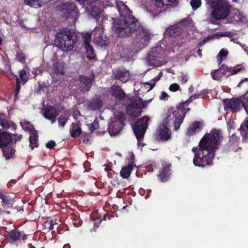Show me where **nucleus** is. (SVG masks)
Returning a JSON list of instances; mask_svg holds the SVG:
<instances>
[{
    "mask_svg": "<svg viewBox=\"0 0 248 248\" xmlns=\"http://www.w3.org/2000/svg\"><path fill=\"white\" fill-rule=\"evenodd\" d=\"M93 42L100 46H106L109 43V39L99 28H95L93 31Z\"/></svg>",
    "mask_w": 248,
    "mask_h": 248,
    "instance_id": "nucleus-11",
    "label": "nucleus"
},
{
    "mask_svg": "<svg viewBox=\"0 0 248 248\" xmlns=\"http://www.w3.org/2000/svg\"><path fill=\"white\" fill-rule=\"evenodd\" d=\"M124 126L122 124H119L112 121L108 125V132L110 136H115L121 131Z\"/></svg>",
    "mask_w": 248,
    "mask_h": 248,
    "instance_id": "nucleus-22",
    "label": "nucleus"
},
{
    "mask_svg": "<svg viewBox=\"0 0 248 248\" xmlns=\"http://www.w3.org/2000/svg\"><path fill=\"white\" fill-rule=\"evenodd\" d=\"M170 163L165 162L162 164V168L160 169L158 178L160 181L163 183L168 181L170 178L171 175V167Z\"/></svg>",
    "mask_w": 248,
    "mask_h": 248,
    "instance_id": "nucleus-12",
    "label": "nucleus"
},
{
    "mask_svg": "<svg viewBox=\"0 0 248 248\" xmlns=\"http://www.w3.org/2000/svg\"><path fill=\"white\" fill-rule=\"evenodd\" d=\"M115 120L113 122H116L119 124H122L123 126L124 125V122L126 120L125 114L123 112H118L115 114Z\"/></svg>",
    "mask_w": 248,
    "mask_h": 248,
    "instance_id": "nucleus-31",
    "label": "nucleus"
},
{
    "mask_svg": "<svg viewBox=\"0 0 248 248\" xmlns=\"http://www.w3.org/2000/svg\"><path fill=\"white\" fill-rule=\"evenodd\" d=\"M215 35L219 36L220 37H232L233 35V33L232 31H225L223 32H217Z\"/></svg>",
    "mask_w": 248,
    "mask_h": 248,
    "instance_id": "nucleus-44",
    "label": "nucleus"
},
{
    "mask_svg": "<svg viewBox=\"0 0 248 248\" xmlns=\"http://www.w3.org/2000/svg\"><path fill=\"white\" fill-rule=\"evenodd\" d=\"M103 102L100 96L98 95L87 102V106L91 110H98L101 109Z\"/></svg>",
    "mask_w": 248,
    "mask_h": 248,
    "instance_id": "nucleus-16",
    "label": "nucleus"
},
{
    "mask_svg": "<svg viewBox=\"0 0 248 248\" xmlns=\"http://www.w3.org/2000/svg\"><path fill=\"white\" fill-rule=\"evenodd\" d=\"M95 80V76L92 75L89 77L80 75L78 76V81L79 82V87L83 92H89Z\"/></svg>",
    "mask_w": 248,
    "mask_h": 248,
    "instance_id": "nucleus-10",
    "label": "nucleus"
},
{
    "mask_svg": "<svg viewBox=\"0 0 248 248\" xmlns=\"http://www.w3.org/2000/svg\"><path fill=\"white\" fill-rule=\"evenodd\" d=\"M53 71L57 75L63 76L64 75V64L60 62H57L53 64Z\"/></svg>",
    "mask_w": 248,
    "mask_h": 248,
    "instance_id": "nucleus-29",
    "label": "nucleus"
},
{
    "mask_svg": "<svg viewBox=\"0 0 248 248\" xmlns=\"http://www.w3.org/2000/svg\"><path fill=\"white\" fill-rule=\"evenodd\" d=\"M135 159V155L133 152H131L130 156L129 157L130 162L129 163L128 165H131L132 167H134L135 166V165H134Z\"/></svg>",
    "mask_w": 248,
    "mask_h": 248,
    "instance_id": "nucleus-54",
    "label": "nucleus"
},
{
    "mask_svg": "<svg viewBox=\"0 0 248 248\" xmlns=\"http://www.w3.org/2000/svg\"><path fill=\"white\" fill-rule=\"evenodd\" d=\"M197 53H198V54L200 56H202V49H201L200 48H199L198 51H197Z\"/></svg>",
    "mask_w": 248,
    "mask_h": 248,
    "instance_id": "nucleus-63",
    "label": "nucleus"
},
{
    "mask_svg": "<svg viewBox=\"0 0 248 248\" xmlns=\"http://www.w3.org/2000/svg\"><path fill=\"white\" fill-rule=\"evenodd\" d=\"M24 3L31 7H40L41 6V4L39 3L38 0H24Z\"/></svg>",
    "mask_w": 248,
    "mask_h": 248,
    "instance_id": "nucleus-39",
    "label": "nucleus"
},
{
    "mask_svg": "<svg viewBox=\"0 0 248 248\" xmlns=\"http://www.w3.org/2000/svg\"><path fill=\"white\" fill-rule=\"evenodd\" d=\"M146 84L149 85L150 86V90L153 89V88L155 86V82H154L153 83H147Z\"/></svg>",
    "mask_w": 248,
    "mask_h": 248,
    "instance_id": "nucleus-60",
    "label": "nucleus"
},
{
    "mask_svg": "<svg viewBox=\"0 0 248 248\" xmlns=\"http://www.w3.org/2000/svg\"><path fill=\"white\" fill-rule=\"evenodd\" d=\"M17 60L23 63L25 61V55L23 52L17 53L16 55Z\"/></svg>",
    "mask_w": 248,
    "mask_h": 248,
    "instance_id": "nucleus-47",
    "label": "nucleus"
},
{
    "mask_svg": "<svg viewBox=\"0 0 248 248\" xmlns=\"http://www.w3.org/2000/svg\"><path fill=\"white\" fill-rule=\"evenodd\" d=\"M228 54V51L227 50L222 49L218 53L217 57H220L222 59H225L227 56Z\"/></svg>",
    "mask_w": 248,
    "mask_h": 248,
    "instance_id": "nucleus-49",
    "label": "nucleus"
},
{
    "mask_svg": "<svg viewBox=\"0 0 248 248\" xmlns=\"http://www.w3.org/2000/svg\"><path fill=\"white\" fill-rule=\"evenodd\" d=\"M78 2L80 3V4H84L85 1H87L88 0H76Z\"/></svg>",
    "mask_w": 248,
    "mask_h": 248,
    "instance_id": "nucleus-61",
    "label": "nucleus"
},
{
    "mask_svg": "<svg viewBox=\"0 0 248 248\" xmlns=\"http://www.w3.org/2000/svg\"><path fill=\"white\" fill-rule=\"evenodd\" d=\"M86 49L87 57L89 60H93L94 59L95 55L93 47L91 45L84 46Z\"/></svg>",
    "mask_w": 248,
    "mask_h": 248,
    "instance_id": "nucleus-35",
    "label": "nucleus"
},
{
    "mask_svg": "<svg viewBox=\"0 0 248 248\" xmlns=\"http://www.w3.org/2000/svg\"><path fill=\"white\" fill-rule=\"evenodd\" d=\"M185 117L184 114H181L174 108H169L167 116L157 129V138L162 141H167L171 137V133L168 126H170L171 123L174 127L173 130H177L183 122Z\"/></svg>",
    "mask_w": 248,
    "mask_h": 248,
    "instance_id": "nucleus-3",
    "label": "nucleus"
},
{
    "mask_svg": "<svg viewBox=\"0 0 248 248\" xmlns=\"http://www.w3.org/2000/svg\"><path fill=\"white\" fill-rule=\"evenodd\" d=\"M223 59L220 58V57H217V63L218 65H220L221 63L222 62Z\"/></svg>",
    "mask_w": 248,
    "mask_h": 248,
    "instance_id": "nucleus-59",
    "label": "nucleus"
},
{
    "mask_svg": "<svg viewBox=\"0 0 248 248\" xmlns=\"http://www.w3.org/2000/svg\"><path fill=\"white\" fill-rule=\"evenodd\" d=\"M63 248H70V246L69 244H65L64 245Z\"/></svg>",
    "mask_w": 248,
    "mask_h": 248,
    "instance_id": "nucleus-64",
    "label": "nucleus"
},
{
    "mask_svg": "<svg viewBox=\"0 0 248 248\" xmlns=\"http://www.w3.org/2000/svg\"><path fill=\"white\" fill-rule=\"evenodd\" d=\"M68 120V117L66 114L61 115L58 118L59 125L60 127H63Z\"/></svg>",
    "mask_w": 248,
    "mask_h": 248,
    "instance_id": "nucleus-40",
    "label": "nucleus"
},
{
    "mask_svg": "<svg viewBox=\"0 0 248 248\" xmlns=\"http://www.w3.org/2000/svg\"><path fill=\"white\" fill-rule=\"evenodd\" d=\"M243 104H247L245 103V102L242 101L240 99L236 98L230 100L227 103L226 106L228 108H229L230 109L233 110L239 108L241 104L243 106Z\"/></svg>",
    "mask_w": 248,
    "mask_h": 248,
    "instance_id": "nucleus-23",
    "label": "nucleus"
},
{
    "mask_svg": "<svg viewBox=\"0 0 248 248\" xmlns=\"http://www.w3.org/2000/svg\"><path fill=\"white\" fill-rule=\"evenodd\" d=\"M247 81L248 80V79L247 78H245V79H243L239 83V84H238L237 86L238 87H239L240 86V85L244 81Z\"/></svg>",
    "mask_w": 248,
    "mask_h": 248,
    "instance_id": "nucleus-62",
    "label": "nucleus"
},
{
    "mask_svg": "<svg viewBox=\"0 0 248 248\" xmlns=\"http://www.w3.org/2000/svg\"><path fill=\"white\" fill-rule=\"evenodd\" d=\"M111 93L112 96L119 100H123L126 96L125 93L119 85H113L111 87Z\"/></svg>",
    "mask_w": 248,
    "mask_h": 248,
    "instance_id": "nucleus-19",
    "label": "nucleus"
},
{
    "mask_svg": "<svg viewBox=\"0 0 248 248\" xmlns=\"http://www.w3.org/2000/svg\"><path fill=\"white\" fill-rule=\"evenodd\" d=\"M169 89L171 92H175L179 90L180 86L177 83H173L170 86Z\"/></svg>",
    "mask_w": 248,
    "mask_h": 248,
    "instance_id": "nucleus-48",
    "label": "nucleus"
},
{
    "mask_svg": "<svg viewBox=\"0 0 248 248\" xmlns=\"http://www.w3.org/2000/svg\"><path fill=\"white\" fill-rule=\"evenodd\" d=\"M82 224V221L79 219H78L75 220V222L73 223V225L76 227H78L81 226Z\"/></svg>",
    "mask_w": 248,
    "mask_h": 248,
    "instance_id": "nucleus-55",
    "label": "nucleus"
},
{
    "mask_svg": "<svg viewBox=\"0 0 248 248\" xmlns=\"http://www.w3.org/2000/svg\"><path fill=\"white\" fill-rule=\"evenodd\" d=\"M238 144H232L231 143H228V144L227 145V150L228 151H233V152H236L238 150L237 148Z\"/></svg>",
    "mask_w": 248,
    "mask_h": 248,
    "instance_id": "nucleus-43",
    "label": "nucleus"
},
{
    "mask_svg": "<svg viewBox=\"0 0 248 248\" xmlns=\"http://www.w3.org/2000/svg\"><path fill=\"white\" fill-rule=\"evenodd\" d=\"M77 40V35L74 31L64 30L56 34L54 44L64 51H69L72 50Z\"/></svg>",
    "mask_w": 248,
    "mask_h": 248,
    "instance_id": "nucleus-4",
    "label": "nucleus"
},
{
    "mask_svg": "<svg viewBox=\"0 0 248 248\" xmlns=\"http://www.w3.org/2000/svg\"><path fill=\"white\" fill-rule=\"evenodd\" d=\"M243 69V68L240 67L239 65L232 68L229 67L225 64H223L219 69L212 71L211 75L214 80H219L228 72L230 73V75H235Z\"/></svg>",
    "mask_w": 248,
    "mask_h": 248,
    "instance_id": "nucleus-7",
    "label": "nucleus"
},
{
    "mask_svg": "<svg viewBox=\"0 0 248 248\" xmlns=\"http://www.w3.org/2000/svg\"><path fill=\"white\" fill-rule=\"evenodd\" d=\"M11 136V133L1 131L0 129V148H3L10 144Z\"/></svg>",
    "mask_w": 248,
    "mask_h": 248,
    "instance_id": "nucleus-21",
    "label": "nucleus"
},
{
    "mask_svg": "<svg viewBox=\"0 0 248 248\" xmlns=\"http://www.w3.org/2000/svg\"><path fill=\"white\" fill-rule=\"evenodd\" d=\"M126 112L131 117L135 118L139 117L141 112V109H128L126 108Z\"/></svg>",
    "mask_w": 248,
    "mask_h": 248,
    "instance_id": "nucleus-36",
    "label": "nucleus"
},
{
    "mask_svg": "<svg viewBox=\"0 0 248 248\" xmlns=\"http://www.w3.org/2000/svg\"><path fill=\"white\" fill-rule=\"evenodd\" d=\"M5 233L7 238L12 242H16L20 239L25 240L27 238L25 233L20 232L16 229L13 230L11 231H6Z\"/></svg>",
    "mask_w": 248,
    "mask_h": 248,
    "instance_id": "nucleus-15",
    "label": "nucleus"
},
{
    "mask_svg": "<svg viewBox=\"0 0 248 248\" xmlns=\"http://www.w3.org/2000/svg\"><path fill=\"white\" fill-rule=\"evenodd\" d=\"M0 198L2 200V205L9 207L12 204L11 200L8 196L5 195L2 192H0Z\"/></svg>",
    "mask_w": 248,
    "mask_h": 248,
    "instance_id": "nucleus-38",
    "label": "nucleus"
},
{
    "mask_svg": "<svg viewBox=\"0 0 248 248\" xmlns=\"http://www.w3.org/2000/svg\"><path fill=\"white\" fill-rule=\"evenodd\" d=\"M243 107L245 108L247 113L248 114V104H243Z\"/></svg>",
    "mask_w": 248,
    "mask_h": 248,
    "instance_id": "nucleus-58",
    "label": "nucleus"
},
{
    "mask_svg": "<svg viewBox=\"0 0 248 248\" xmlns=\"http://www.w3.org/2000/svg\"><path fill=\"white\" fill-rule=\"evenodd\" d=\"M98 123L97 122L96 124L93 123L89 125V128L91 133H92L95 129H97L98 127Z\"/></svg>",
    "mask_w": 248,
    "mask_h": 248,
    "instance_id": "nucleus-53",
    "label": "nucleus"
},
{
    "mask_svg": "<svg viewBox=\"0 0 248 248\" xmlns=\"http://www.w3.org/2000/svg\"><path fill=\"white\" fill-rule=\"evenodd\" d=\"M56 145V142L54 140H50L48 141L46 144L47 148L51 149Z\"/></svg>",
    "mask_w": 248,
    "mask_h": 248,
    "instance_id": "nucleus-50",
    "label": "nucleus"
},
{
    "mask_svg": "<svg viewBox=\"0 0 248 248\" xmlns=\"http://www.w3.org/2000/svg\"><path fill=\"white\" fill-rule=\"evenodd\" d=\"M183 32L182 29L175 25H173L168 28L165 32V35L169 37H176L180 35Z\"/></svg>",
    "mask_w": 248,
    "mask_h": 248,
    "instance_id": "nucleus-20",
    "label": "nucleus"
},
{
    "mask_svg": "<svg viewBox=\"0 0 248 248\" xmlns=\"http://www.w3.org/2000/svg\"><path fill=\"white\" fill-rule=\"evenodd\" d=\"M211 2L213 11L209 18L213 24H217V22L226 18L229 15L230 10L228 3L220 0H207V2Z\"/></svg>",
    "mask_w": 248,
    "mask_h": 248,
    "instance_id": "nucleus-5",
    "label": "nucleus"
},
{
    "mask_svg": "<svg viewBox=\"0 0 248 248\" xmlns=\"http://www.w3.org/2000/svg\"><path fill=\"white\" fill-rule=\"evenodd\" d=\"M16 87L14 91V99H18V94L20 89V80L18 78H16Z\"/></svg>",
    "mask_w": 248,
    "mask_h": 248,
    "instance_id": "nucleus-41",
    "label": "nucleus"
},
{
    "mask_svg": "<svg viewBox=\"0 0 248 248\" xmlns=\"http://www.w3.org/2000/svg\"><path fill=\"white\" fill-rule=\"evenodd\" d=\"M70 132L72 137L76 138L81 134V129L78 123H73L70 128Z\"/></svg>",
    "mask_w": 248,
    "mask_h": 248,
    "instance_id": "nucleus-28",
    "label": "nucleus"
},
{
    "mask_svg": "<svg viewBox=\"0 0 248 248\" xmlns=\"http://www.w3.org/2000/svg\"><path fill=\"white\" fill-rule=\"evenodd\" d=\"M143 105L142 103H138L136 100L131 101L130 103L127 106L126 108L128 109H142Z\"/></svg>",
    "mask_w": 248,
    "mask_h": 248,
    "instance_id": "nucleus-37",
    "label": "nucleus"
},
{
    "mask_svg": "<svg viewBox=\"0 0 248 248\" xmlns=\"http://www.w3.org/2000/svg\"><path fill=\"white\" fill-rule=\"evenodd\" d=\"M11 141L10 145L16 147V145L18 141H20L23 138V136L21 134L17 133H11Z\"/></svg>",
    "mask_w": 248,
    "mask_h": 248,
    "instance_id": "nucleus-33",
    "label": "nucleus"
},
{
    "mask_svg": "<svg viewBox=\"0 0 248 248\" xmlns=\"http://www.w3.org/2000/svg\"><path fill=\"white\" fill-rule=\"evenodd\" d=\"M134 167L131 165H127L122 168L120 171V175L124 179H127L130 175Z\"/></svg>",
    "mask_w": 248,
    "mask_h": 248,
    "instance_id": "nucleus-30",
    "label": "nucleus"
},
{
    "mask_svg": "<svg viewBox=\"0 0 248 248\" xmlns=\"http://www.w3.org/2000/svg\"><path fill=\"white\" fill-rule=\"evenodd\" d=\"M169 96V95L165 92H162L161 96H160V99L161 100H165L166 98H167Z\"/></svg>",
    "mask_w": 248,
    "mask_h": 248,
    "instance_id": "nucleus-56",
    "label": "nucleus"
},
{
    "mask_svg": "<svg viewBox=\"0 0 248 248\" xmlns=\"http://www.w3.org/2000/svg\"><path fill=\"white\" fill-rule=\"evenodd\" d=\"M58 114L56 109L52 106L48 107L45 109L44 117L46 119L51 120L52 124L56 121V118Z\"/></svg>",
    "mask_w": 248,
    "mask_h": 248,
    "instance_id": "nucleus-17",
    "label": "nucleus"
},
{
    "mask_svg": "<svg viewBox=\"0 0 248 248\" xmlns=\"http://www.w3.org/2000/svg\"><path fill=\"white\" fill-rule=\"evenodd\" d=\"M239 131L243 137V141H248V119L245 120L241 124Z\"/></svg>",
    "mask_w": 248,
    "mask_h": 248,
    "instance_id": "nucleus-26",
    "label": "nucleus"
},
{
    "mask_svg": "<svg viewBox=\"0 0 248 248\" xmlns=\"http://www.w3.org/2000/svg\"><path fill=\"white\" fill-rule=\"evenodd\" d=\"M26 75H27L26 71L25 70H24V69L20 70V72H19V75L20 78L24 82H26L27 81V79H26L24 78V77L26 76Z\"/></svg>",
    "mask_w": 248,
    "mask_h": 248,
    "instance_id": "nucleus-52",
    "label": "nucleus"
},
{
    "mask_svg": "<svg viewBox=\"0 0 248 248\" xmlns=\"http://www.w3.org/2000/svg\"><path fill=\"white\" fill-rule=\"evenodd\" d=\"M201 4V0H191L190 1V5L193 10H196L199 8Z\"/></svg>",
    "mask_w": 248,
    "mask_h": 248,
    "instance_id": "nucleus-42",
    "label": "nucleus"
},
{
    "mask_svg": "<svg viewBox=\"0 0 248 248\" xmlns=\"http://www.w3.org/2000/svg\"><path fill=\"white\" fill-rule=\"evenodd\" d=\"M239 140V138L238 136H236L235 134H233L230 138L229 143L234 144H238Z\"/></svg>",
    "mask_w": 248,
    "mask_h": 248,
    "instance_id": "nucleus-45",
    "label": "nucleus"
},
{
    "mask_svg": "<svg viewBox=\"0 0 248 248\" xmlns=\"http://www.w3.org/2000/svg\"><path fill=\"white\" fill-rule=\"evenodd\" d=\"M38 138V134L36 130L30 133L29 141L30 144V146L31 149H33L34 148V146H33V145H36L37 144Z\"/></svg>",
    "mask_w": 248,
    "mask_h": 248,
    "instance_id": "nucleus-32",
    "label": "nucleus"
},
{
    "mask_svg": "<svg viewBox=\"0 0 248 248\" xmlns=\"http://www.w3.org/2000/svg\"><path fill=\"white\" fill-rule=\"evenodd\" d=\"M121 19L114 21L112 31L120 37H128L136 35L135 41L140 43L142 47L147 46L151 39V33L143 27L132 15L130 9L124 3L116 4Z\"/></svg>",
    "mask_w": 248,
    "mask_h": 248,
    "instance_id": "nucleus-1",
    "label": "nucleus"
},
{
    "mask_svg": "<svg viewBox=\"0 0 248 248\" xmlns=\"http://www.w3.org/2000/svg\"><path fill=\"white\" fill-rule=\"evenodd\" d=\"M2 150L3 155L6 160H9L13 157L16 153L15 147L11 145H7L3 148H0Z\"/></svg>",
    "mask_w": 248,
    "mask_h": 248,
    "instance_id": "nucleus-25",
    "label": "nucleus"
},
{
    "mask_svg": "<svg viewBox=\"0 0 248 248\" xmlns=\"http://www.w3.org/2000/svg\"><path fill=\"white\" fill-rule=\"evenodd\" d=\"M163 49L160 47H157L153 49L152 53L149 54L147 57V60L151 65L156 66L157 64L156 59L157 56L154 55L153 54H163Z\"/></svg>",
    "mask_w": 248,
    "mask_h": 248,
    "instance_id": "nucleus-18",
    "label": "nucleus"
},
{
    "mask_svg": "<svg viewBox=\"0 0 248 248\" xmlns=\"http://www.w3.org/2000/svg\"><path fill=\"white\" fill-rule=\"evenodd\" d=\"M153 5L158 8H161L164 5L171 6L176 5L177 0H154Z\"/></svg>",
    "mask_w": 248,
    "mask_h": 248,
    "instance_id": "nucleus-24",
    "label": "nucleus"
},
{
    "mask_svg": "<svg viewBox=\"0 0 248 248\" xmlns=\"http://www.w3.org/2000/svg\"><path fill=\"white\" fill-rule=\"evenodd\" d=\"M113 78L125 83L130 78L129 72L124 68H116L113 70Z\"/></svg>",
    "mask_w": 248,
    "mask_h": 248,
    "instance_id": "nucleus-13",
    "label": "nucleus"
},
{
    "mask_svg": "<svg viewBox=\"0 0 248 248\" xmlns=\"http://www.w3.org/2000/svg\"><path fill=\"white\" fill-rule=\"evenodd\" d=\"M0 126L3 130H7L10 129L12 131H15L17 129V125L13 121L6 119V115L3 113H0Z\"/></svg>",
    "mask_w": 248,
    "mask_h": 248,
    "instance_id": "nucleus-14",
    "label": "nucleus"
},
{
    "mask_svg": "<svg viewBox=\"0 0 248 248\" xmlns=\"http://www.w3.org/2000/svg\"><path fill=\"white\" fill-rule=\"evenodd\" d=\"M91 39V35L90 33H87L86 34L85 36V40L84 42V45H90V41Z\"/></svg>",
    "mask_w": 248,
    "mask_h": 248,
    "instance_id": "nucleus-51",
    "label": "nucleus"
},
{
    "mask_svg": "<svg viewBox=\"0 0 248 248\" xmlns=\"http://www.w3.org/2000/svg\"><path fill=\"white\" fill-rule=\"evenodd\" d=\"M191 20L189 17L185 18L183 19H182L180 21V23L181 25L184 26V27H187L190 25L191 24Z\"/></svg>",
    "mask_w": 248,
    "mask_h": 248,
    "instance_id": "nucleus-46",
    "label": "nucleus"
},
{
    "mask_svg": "<svg viewBox=\"0 0 248 248\" xmlns=\"http://www.w3.org/2000/svg\"><path fill=\"white\" fill-rule=\"evenodd\" d=\"M149 120L148 117L144 116L139 119L132 126V128L138 141L143 138L148 124Z\"/></svg>",
    "mask_w": 248,
    "mask_h": 248,
    "instance_id": "nucleus-8",
    "label": "nucleus"
},
{
    "mask_svg": "<svg viewBox=\"0 0 248 248\" xmlns=\"http://www.w3.org/2000/svg\"><path fill=\"white\" fill-rule=\"evenodd\" d=\"M57 9L62 17L72 19L74 22H76L80 15L78 6L72 0L62 1L57 6Z\"/></svg>",
    "mask_w": 248,
    "mask_h": 248,
    "instance_id": "nucleus-6",
    "label": "nucleus"
},
{
    "mask_svg": "<svg viewBox=\"0 0 248 248\" xmlns=\"http://www.w3.org/2000/svg\"><path fill=\"white\" fill-rule=\"evenodd\" d=\"M202 124L200 122H196L191 124L187 129V132L190 135H193L196 132H200L202 128Z\"/></svg>",
    "mask_w": 248,
    "mask_h": 248,
    "instance_id": "nucleus-27",
    "label": "nucleus"
},
{
    "mask_svg": "<svg viewBox=\"0 0 248 248\" xmlns=\"http://www.w3.org/2000/svg\"><path fill=\"white\" fill-rule=\"evenodd\" d=\"M54 226V221L51 220L49 222V226L48 227L49 230L51 231L53 229Z\"/></svg>",
    "mask_w": 248,
    "mask_h": 248,
    "instance_id": "nucleus-57",
    "label": "nucleus"
},
{
    "mask_svg": "<svg viewBox=\"0 0 248 248\" xmlns=\"http://www.w3.org/2000/svg\"><path fill=\"white\" fill-rule=\"evenodd\" d=\"M222 139L220 130L213 129L210 133L205 134L200 140L198 147H194L191 150L194 153L193 164L202 168L212 166L215 153Z\"/></svg>",
    "mask_w": 248,
    "mask_h": 248,
    "instance_id": "nucleus-2",
    "label": "nucleus"
},
{
    "mask_svg": "<svg viewBox=\"0 0 248 248\" xmlns=\"http://www.w3.org/2000/svg\"><path fill=\"white\" fill-rule=\"evenodd\" d=\"M20 124L24 130L30 132V133L35 131L33 125L30 122L24 121L23 122H20Z\"/></svg>",
    "mask_w": 248,
    "mask_h": 248,
    "instance_id": "nucleus-34",
    "label": "nucleus"
},
{
    "mask_svg": "<svg viewBox=\"0 0 248 248\" xmlns=\"http://www.w3.org/2000/svg\"><path fill=\"white\" fill-rule=\"evenodd\" d=\"M207 93L205 91H202L200 93L195 94L189 97L187 100L181 102L179 105L175 108L181 114H184L185 117L186 112L190 110V108H188L189 104L192 102L193 100H195L200 98H205L207 96Z\"/></svg>",
    "mask_w": 248,
    "mask_h": 248,
    "instance_id": "nucleus-9",
    "label": "nucleus"
}]
</instances>
